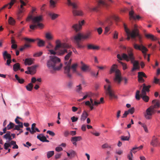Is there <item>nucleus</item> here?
<instances>
[{
  "instance_id": "obj_38",
  "label": "nucleus",
  "mask_w": 160,
  "mask_h": 160,
  "mask_svg": "<svg viewBox=\"0 0 160 160\" xmlns=\"http://www.w3.org/2000/svg\"><path fill=\"white\" fill-rule=\"evenodd\" d=\"M111 19L112 18L116 21H120V18L117 16L115 15H112L111 14Z\"/></svg>"
},
{
  "instance_id": "obj_62",
  "label": "nucleus",
  "mask_w": 160,
  "mask_h": 160,
  "mask_svg": "<svg viewBox=\"0 0 160 160\" xmlns=\"http://www.w3.org/2000/svg\"><path fill=\"white\" fill-rule=\"evenodd\" d=\"M160 80L159 79L157 78H154V82L155 83L158 84L160 85Z\"/></svg>"
},
{
  "instance_id": "obj_35",
  "label": "nucleus",
  "mask_w": 160,
  "mask_h": 160,
  "mask_svg": "<svg viewBox=\"0 0 160 160\" xmlns=\"http://www.w3.org/2000/svg\"><path fill=\"white\" fill-rule=\"evenodd\" d=\"M33 87V85L31 83H29L27 86H26L27 90L29 91H32Z\"/></svg>"
},
{
  "instance_id": "obj_9",
  "label": "nucleus",
  "mask_w": 160,
  "mask_h": 160,
  "mask_svg": "<svg viewBox=\"0 0 160 160\" xmlns=\"http://www.w3.org/2000/svg\"><path fill=\"white\" fill-rule=\"evenodd\" d=\"M155 111L150 106L148 108L146 111V113L144 114L145 118L147 119H150L151 116L152 114L154 113Z\"/></svg>"
},
{
  "instance_id": "obj_4",
  "label": "nucleus",
  "mask_w": 160,
  "mask_h": 160,
  "mask_svg": "<svg viewBox=\"0 0 160 160\" xmlns=\"http://www.w3.org/2000/svg\"><path fill=\"white\" fill-rule=\"evenodd\" d=\"M118 66L116 64H113L111 67V73H115L114 81L118 84L120 83L122 80V78L120 71L117 68Z\"/></svg>"
},
{
  "instance_id": "obj_14",
  "label": "nucleus",
  "mask_w": 160,
  "mask_h": 160,
  "mask_svg": "<svg viewBox=\"0 0 160 160\" xmlns=\"http://www.w3.org/2000/svg\"><path fill=\"white\" fill-rule=\"evenodd\" d=\"M84 22V20H82L81 22H79L78 24H76L73 25L72 27L76 32H77L81 29L82 26Z\"/></svg>"
},
{
  "instance_id": "obj_25",
  "label": "nucleus",
  "mask_w": 160,
  "mask_h": 160,
  "mask_svg": "<svg viewBox=\"0 0 160 160\" xmlns=\"http://www.w3.org/2000/svg\"><path fill=\"white\" fill-rule=\"evenodd\" d=\"M88 116V113L85 111H84L81 116L80 120L82 121H84Z\"/></svg>"
},
{
  "instance_id": "obj_32",
  "label": "nucleus",
  "mask_w": 160,
  "mask_h": 160,
  "mask_svg": "<svg viewBox=\"0 0 160 160\" xmlns=\"http://www.w3.org/2000/svg\"><path fill=\"white\" fill-rule=\"evenodd\" d=\"M49 15L50 17L52 20H54L57 18L59 15L58 14H55L52 12H49L48 14Z\"/></svg>"
},
{
  "instance_id": "obj_50",
  "label": "nucleus",
  "mask_w": 160,
  "mask_h": 160,
  "mask_svg": "<svg viewBox=\"0 0 160 160\" xmlns=\"http://www.w3.org/2000/svg\"><path fill=\"white\" fill-rule=\"evenodd\" d=\"M140 91L139 90H137L135 95V98L137 100H139L140 99Z\"/></svg>"
},
{
  "instance_id": "obj_64",
  "label": "nucleus",
  "mask_w": 160,
  "mask_h": 160,
  "mask_svg": "<svg viewBox=\"0 0 160 160\" xmlns=\"http://www.w3.org/2000/svg\"><path fill=\"white\" fill-rule=\"evenodd\" d=\"M110 27L109 26H107L105 28V30L104 34H106L109 31Z\"/></svg>"
},
{
  "instance_id": "obj_1",
  "label": "nucleus",
  "mask_w": 160,
  "mask_h": 160,
  "mask_svg": "<svg viewBox=\"0 0 160 160\" xmlns=\"http://www.w3.org/2000/svg\"><path fill=\"white\" fill-rule=\"evenodd\" d=\"M127 54L123 53L122 55L120 54L117 55V58L120 60L122 59L127 62L130 61L133 64V68L131 69V72H133L136 70H139L140 69L139 62L135 60V58L133 52V49L130 48H128L127 50Z\"/></svg>"
},
{
  "instance_id": "obj_28",
  "label": "nucleus",
  "mask_w": 160,
  "mask_h": 160,
  "mask_svg": "<svg viewBox=\"0 0 160 160\" xmlns=\"http://www.w3.org/2000/svg\"><path fill=\"white\" fill-rule=\"evenodd\" d=\"M107 85L104 86V88L106 94L109 96H110V85H108V88H107Z\"/></svg>"
},
{
  "instance_id": "obj_26",
  "label": "nucleus",
  "mask_w": 160,
  "mask_h": 160,
  "mask_svg": "<svg viewBox=\"0 0 160 160\" xmlns=\"http://www.w3.org/2000/svg\"><path fill=\"white\" fill-rule=\"evenodd\" d=\"M68 53L65 55L64 57L65 61H68L69 60L70 57L72 56V52L71 50H69L68 51Z\"/></svg>"
},
{
  "instance_id": "obj_48",
  "label": "nucleus",
  "mask_w": 160,
  "mask_h": 160,
  "mask_svg": "<svg viewBox=\"0 0 160 160\" xmlns=\"http://www.w3.org/2000/svg\"><path fill=\"white\" fill-rule=\"evenodd\" d=\"M82 90V88L81 86V85L79 84L77 86L76 88V91L78 93H80Z\"/></svg>"
},
{
  "instance_id": "obj_58",
  "label": "nucleus",
  "mask_w": 160,
  "mask_h": 160,
  "mask_svg": "<svg viewBox=\"0 0 160 160\" xmlns=\"http://www.w3.org/2000/svg\"><path fill=\"white\" fill-rule=\"evenodd\" d=\"M71 119L72 122H74L78 121V118L75 116H73L71 118Z\"/></svg>"
},
{
  "instance_id": "obj_41",
  "label": "nucleus",
  "mask_w": 160,
  "mask_h": 160,
  "mask_svg": "<svg viewBox=\"0 0 160 160\" xmlns=\"http://www.w3.org/2000/svg\"><path fill=\"white\" fill-rule=\"evenodd\" d=\"M15 21L12 17H10L8 20V23L10 24L13 25L15 23Z\"/></svg>"
},
{
  "instance_id": "obj_43",
  "label": "nucleus",
  "mask_w": 160,
  "mask_h": 160,
  "mask_svg": "<svg viewBox=\"0 0 160 160\" xmlns=\"http://www.w3.org/2000/svg\"><path fill=\"white\" fill-rule=\"evenodd\" d=\"M111 98H114V99H116L117 98V97L116 95L114 92L112 91L111 89Z\"/></svg>"
},
{
  "instance_id": "obj_40",
  "label": "nucleus",
  "mask_w": 160,
  "mask_h": 160,
  "mask_svg": "<svg viewBox=\"0 0 160 160\" xmlns=\"http://www.w3.org/2000/svg\"><path fill=\"white\" fill-rule=\"evenodd\" d=\"M71 155V157L73 158L76 155V152L75 151L72 149H70L69 150Z\"/></svg>"
},
{
  "instance_id": "obj_12",
  "label": "nucleus",
  "mask_w": 160,
  "mask_h": 160,
  "mask_svg": "<svg viewBox=\"0 0 160 160\" xmlns=\"http://www.w3.org/2000/svg\"><path fill=\"white\" fill-rule=\"evenodd\" d=\"M72 40L74 43L79 42L82 38V33L79 32L71 38Z\"/></svg>"
},
{
  "instance_id": "obj_49",
  "label": "nucleus",
  "mask_w": 160,
  "mask_h": 160,
  "mask_svg": "<svg viewBox=\"0 0 160 160\" xmlns=\"http://www.w3.org/2000/svg\"><path fill=\"white\" fill-rule=\"evenodd\" d=\"M138 77H146V76L144 72H139L138 73Z\"/></svg>"
},
{
  "instance_id": "obj_6",
  "label": "nucleus",
  "mask_w": 160,
  "mask_h": 160,
  "mask_svg": "<svg viewBox=\"0 0 160 160\" xmlns=\"http://www.w3.org/2000/svg\"><path fill=\"white\" fill-rule=\"evenodd\" d=\"M55 49H58L63 51L65 53H67L68 49L71 48V46L68 44L63 42L61 43L60 40L58 39L56 41Z\"/></svg>"
},
{
  "instance_id": "obj_60",
  "label": "nucleus",
  "mask_w": 160,
  "mask_h": 160,
  "mask_svg": "<svg viewBox=\"0 0 160 160\" xmlns=\"http://www.w3.org/2000/svg\"><path fill=\"white\" fill-rule=\"evenodd\" d=\"M47 133L49 134L50 135L52 136H53L55 135V133L53 132L50 130H48L47 131Z\"/></svg>"
},
{
  "instance_id": "obj_10",
  "label": "nucleus",
  "mask_w": 160,
  "mask_h": 160,
  "mask_svg": "<svg viewBox=\"0 0 160 160\" xmlns=\"http://www.w3.org/2000/svg\"><path fill=\"white\" fill-rule=\"evenodd\" d=\"M133 46L135 49L141 51L142 53L144 54H146V52L148 50V49L142 44L139 45L135 43L133 44Z\"/></svg>"
},
{
  "instance_id": "obj_37",
  "label": "nucleus",
  "mask_w": 160,
  "mask_h": 160,
  "mask_svg": "<svg viewBox=\"0 0 160 160\" xmlns=\"http://www.w3.org/2000/svg\"><path fill=\"white\" fill-rule=\"evenodd\" d=\"M14 130H20L21 129L20 128H22L23 127V123H21L20 124H18V125H16L15 126Z\"/></svg>"
},
{
  "instance_id": "obj_3",
  "label": "nucleus",
  "mask_w": 160,
  "mask_h": 160,
  "mask_svg": "<svg viewBox=\"0 0 160 160\" xmlns=\"http://www.w3.org/2000/svg\"><path fill=\"white\" fill-rule=\"evenodd\" d=\"M123 26L125 31L126 34H128L129 33L131 34V38L135 41L137 40L136 38L137 37L139 42L140 43H141L142 37L139 33L138 29L137 28V26L134 25V30L132 31H130L128 29L125 23L123 24Z\"/></svg>"
},
{
  "instance_id": "obj_20",
  "label": "nucleus",
  "mask_w": 160,
  "mask_h": 160,
  "mask_svg": "<svg viewBox=\"0 0 160 160\" xmlns=\"http://www.w3.org/2000/svg\"><path fill=\"white\" fill-rule=\"evenodd\" d=\"M152 102L154 105L150 107L154 110L155 108H158L160 107V103L158 101H157L156 100H152Z\"/></svg>"
},
{
  "instance_id": "obj_33",
  "label": "nucleus",
  "mask_w": 160,
  "mask_h": 160,
  "mask_svg": "<svg viewBox=\"0 0 160 160\" xmlns=\"http://www.w3.org/2000/svg\"><path fill=\"white\" fill-rule=\"evenodd\" d=\"M20 68V64L18 63H15L13 66V69L14 71H17Z\"/></svg>"
},
{
  "instance_id": "obj_56",
  "label": "nucleus",
  "mask_w": 160,
  "mask_h": 160,
  "mask_svg": "<svg viewBox=\"0 0 160 160\" xmlns=\"http://www.w3.org/2000/svg\"><path fill=\"white\" fill-rule=\"evenodd\" d=\"M42 54V52H40L34 53L33 54V56L34 57H38L41 56Z\"/></svg>"
},
{
  "instance_id": "obj_15",
  "label": "nucleus",
  "mask_w": 160,
  "mask_h": 160,
  "mask_svg": "<svg viewBox=\"0 0 160 160\" xmlns=\"http://www.w3.org/2000/svg\"><path fill=\"white\" fill-rule=\"evenodd\" d=\"M37 138L41 141L43 142H49L48 140L47 139L46 137L43 134H40L38 135L37 136Z\"/></svg>"
},
{
  "instance_id": "obj_63",
  "label": "nucleus",
  "mask_w": 160,
  "mask_h": 160,
  "mask_svg": "<svg viewBox=\"0 0 160 160\" xmlns=\"http://www.w3.org/2000/svg\"><path fill=\"white\" fill-rule=\"evenodd\" d=\"M63 150L62 148L60 147H57L55 148V150L57 152H60Z\"/></svg>"
},
{
  "instance_id": "obj_22",
  "label": "nucleus",
  "mask_w": 160,
  "mask_h": 160,
  "mask_svg": "<svg viewBox=\"0 0 160 160\" xmlns=\"http://www.w3.org/2000/svg\"><path fill=\"white\" fill-rule=\"evenodd\" d=\"M145 36L148 39H150L153 41H156L158 39L157 37L154 36L153 35L149 33L145 34Z\"/></svg>"
},
{
  "instance_id": "obj_42",
  "label": "nucleus",
  "mask_w": 160,
  "mask_h": 160,
  "mask_svg": "<svg viewBox=\"0 0 160 160\" xmlns=\"http://www.w3.org/2000/svg\"><path fill=\"white\" fill-rule=\"evenodd\" d=\"M14 126L15 125L12 122H10L9 124L7 126V130H10L12 128L14 127Z\"/></svg>"
},
{
  "instance_id": "obj_5",
  "label": "nucleus",
  "mask_w": 160,
  "mask_h": 160,
  "mask_svg": "<svg viewBox=\"0 0 160 160\" xmlns=\"http://www.w3.org/2000/svg\"><path fill=\"white\" fill-rule=\"evenodd\" d=\"M42 20V17L41 15L33 17L32 15L28 16L26 19V21L29 22L32 21L33 24H36L38 25V27L40 28H43V25L42 23L40 22Z\"/></svg>"
},
{
  "instance_id": "obj_52",
  "label": "nucleus",
  "mask_w": 160,
  "mask_h": 160,
  "mask_svg": "<svg viewBox=\"0 0 160 160\" xmlns=\"http://www.w3.org/2000/svg\"><path fill=\"white\" fill-rule=\"evenodd\" d=\"M72 59H70L69 61H65L64 64L65 66L70 67V65L71 63Z\"/></svg>"
},
{
  "instance_id": "obj_21",
  "label": "nucleus",
  "mask_w": 160,
  "mask_h": 160,
  "mask_svg": "<svg viewBox=\"0 0 160 160\" xmlns=\"http://www.w3.org/2000/svg\"><path fill=\"white\" fill-rule=\"evenodd\" d=\"M110 0H100L98 3L102 5L104 7L108 8L109 7V4L108 3V1Z\"/></svg>"
},
{
  "instance_id": "obj_36",
  "label": "nucleus",
  "mask_w": 160,
  "mask_h": 160,
  "mask_svg": "<svg viewBox=\"0 0 160 160\" xmlns=\"http://www.w3.org/2000/svg\"><path fill=\"white\" fill-rule=\"evenodd\" d=\"M16 0H11L10 2L8 5H5L6 7H7L8 9L11 8L12 6L16 2Z\"/></svg>"
},
{
  "instance_id": "obj_16",
  "label": "nucleus",
  "mask_w": 160,
  "mask_h": 160,
  "mask_svg": "<svg viewBox=\"0 0 160 160\" xmlns=\"http://www.w3.org/2000/svg\"><path fill=\"white\" fill-rule=\"evenodd\" d=\"M82 139V138L81 136L73 137L71 139V141L74 145L76 146L77 145L76 142L80 141Z\"/></svg>"
},
{
  "instance_id": "obj_2",
  "label": "nucleus",
  "mask_w": 160,
  "mask_h": 160,
  "mask_svg": "<svg viewBox=\"0 0 160 160\" xmlns=\"http://www.w3.org/2000/svg\"><path fill=\"white\" fill-rule=\"evenodd\" d=\"M60 58L55 56H50L49 59L47 62V66L48 69L52 72V71L60 70L62 66V63H60Z\"/></svg>"
},
{
  "instance_id": "obj_53",
  "label": "nucleus",
  "mask_w": 160,
  "mask_h": 160,
  "mask_svg": "<svg viewBox=\"0 0 160 160\" xmlns=\"http://www.w3.org/2000/svg\"><path fill=\"white\" fill-rule=\"evenodd\" d=\"M10 135V132L9 131L7 132L3 136V138L7 140L8 138Z\"/></svg>"
},
{
  "instance_id": "obj_18",
  "label": "nucleus",
  "mask_w": 160,
  "mask_h": 160,
  "mask_svg": "<svg viewBox=\"0 0 160 160\" xmlns=\"http://www.w3.org/2000/svg\"><path fill=\"white\" fill-rule=\"evenodd\" d=\"M70 67L66 66L64 67V73L68 78H71V75L70 73Z\"/></svg>"
},
{
  "instance_id": "obj_55",
  "label": "nucleus",
  "mask_w": 160,
  "mask_h": 160,
  "mask_svg": "<svg viewBox=\"0 0 160 160\" xmlns=\"http://www.w3.org/2000/svg\"><path fill=\"white\" fill-rule=\"evenodd\" d=\"M56 2L52 0H50V6L52 8H54L55 7V4Z\"/></svg>"
},
{
  "instance_id": "obj_54",
  "label": "nucleus",
  "mask_w": 160,
  "mask_h": 160,
  "mask_svg": "<svg viewBox=\"0 0 160 160\" xmlns=\"http://www.w3.org/2000/svg\"><path fill=\"white\" fill-rule=\"evenodd\" d=\"M128 113H130L131 114H132L134 112V107H132L131 108L129 109L128 111Z\"/></svg>"
},
{
  "instance_id": "obj_45",
  "label": "nucleus",
  "mask_w": 160,
  "mask_h": 160,
  "mask_svg": "<svg viewBox=\"0 0 160 160\" xmlns=\"http://www.w3.org/2000/svg\"><path fill=\"white\" fill-rule=\"evenodd\" d=\"M75 43L76 44L77 47L79 48H82L84 47V46H83L82 45V43L80 42L79 41V42H75Z\"/></svg>"
},
{
  "instance_id": "obj_46",
  "label": "nucleus",
  "mask_w": 160,
  "mask_h": 160,
  "mask_svg": "<svg viewBox=\"0 0 160 160\" xmlns=\"http://www.w3.org/2000/svg\"><path fill=\"white\" fill-rule=\"evenodd\" d=\"M24 39L26 41L29 42H33L36 40H35V39H31V38H26V37L24 38Z\"/></svg>"
},
{
  "instance_id": "obj_61",
  "label": "nucleus",
  "mask_w": 160,
  "mask_h": 160,
  "mask_svg": "<svg viewBox=\"0 0 160 160\" xmlns=\"http://www.w3.org/2000/svg\"><path fill=\"white\" fill-rule=\"evenodd\" d=\"M26 129L28 131H29L31 134H33L34 133L36 132L35 131H33L32 129H31L29 127L26 128Z\"/></svg>"
},
{
  "instance_id": "obj_23",
  "label": "nucleus",
  "mask_w": 160,
  "mask_h": 160,
  "mask_svg": "<svg viewBox=\"0 0 160 160\" xmlns=\"http://www.w3.org/2000/svg\"><path fill=\"white\" fill-rule=\"evenodd\" d=\"M2 56L5 60H6L7 59H11V55L8 53L7 51H5L2 53Z\"/></svg>"
},
{
  "instance_id": "obj_51",
  "label": "nucleus",
  "mask_w": 160,
  "mask_h": 160,
  "mask_svg": "<svg viewBox=\"0 0 160 160\" xmlns=\"http://www.w3.org/2000/svg\"><path fill=\"white\" fill-rule=\"evenodd\" d=\"M119 63L122 65L123 67V69L124 70H125L127 68V65L126 64L121 61H119Z\"/></svg>"
},
{
  "instance_id": "obj_17",
  "label": "nucleus",
  "mask_w": 160,
  "mask_h": 160,
  "mask_svg": "<svg viewBox=\"0 0 160 160\" xmlns=\"http://www.w3.org/2000/svg\"><path fill=\"white\" fill-rule=\"evenodd\" d=\"M129 15L130 18L133 19H139L141 18L139 16L135 15L134 11L133 10L129 11Z\"/></svg>"
},
{
  "instance_id": "obj_31",
  "label": "nucleus",
  "mask_w": 160,
  "mask_h": 160,
  "mask_svg": "<svg viewBox=\"0 0 160 160\" xmlns=\"http://www.w3.org/2000/svg\"><path fill=\"white\" fill-rule=\"evenodd\" d=\"M36 40H39L38 42V45L39 47H42L44 46L45 43V42L44 41L42 40H40L38 38H37Z\"/></svg>"
},
{
  "instance_id": "obj_24",
  "label": "nucleus",
  "mask_w": 160,
  "mask_h": 160,
  "mask_svg": "<svg viewBox=\"0 0 160 160\" xmlns=\"http://www.w3.org/2000/svg\"><path fill=\"white\" fill-rule=\"evenodd\" d=\"M158 143V141L157 138L155 136L153 137L152 139L151 142V145L153 147H156L157 146V144Z\"/></svg>"
},
{
  "instance_id": "obj_7",
  "label": "nucleus",
  "mask_w": 160,
  "mask_h": 160,
  "mask_svg": "<svg viewBox=\"0 0 160 160\" xmlns=\"http://www.w3.org/2000/svg\"><path fill=\"white\" fill-rule=\"evenodd\" d=\"M67 4L68 5L72 7L73 9L72 12L74 15L82 16L83 15V13L82 11L76 9L77 8V5L76 3L72 2L70 0H67Z\"/></svg>"
},
{
  "instance_id": "obj_47",
  "label": "nucleus",
  "mask_w": 160,
  "mask_h": 160,
  "mask_svg": "<svg viewBox=\"0 0 160 160\" xmlns=\"http://www.w3.org/2000/svg\"><path fill=\"white\" fill-rule=\"evenodd\" d=\"M81 69L84 71H85L88 69V67L85 64H83L81 67Z\"/></svg>"
},
{
  "instance_id": "obj_59",
  "label": "nucleus",
  "mask_w": 160,
  "mask_h": 160,
  "mask_svg": "<svg viewBox=\"0 0 160 160\" xmlns=\"http://www.w3.org/2000/svg\"><path fill=\"white\" fill-rule=\"evenodd\" d=\"M37 27H38V25L35 24H33L30 26V28L32 30L34 29L35 28Z\"/></svg>"
},
{
  "instance_id": "obj_30",
  "label": "nucleus",
  "mask_w": 160,
  "mask_h": 160,
  "mask_svg": "<svg viewBox=\"0 0 160 160\" xmlns=\"http://www.w3.org/2000/svg\"><path fill=\"white\" fill-rule=\"evenodd\" d=\"M91 35V33L90 32H88L85 34H83L82 33V39H86L89 38H90Z\"/></svg>"
},
{
  "instance_id": "obj_29",
  "label": "nucleus",
  "mask_w": 160,
  "mask_h": 160,
  "mask_svg": "<svg viewBox=\"0 0 160 160\" xmlns=\"http://www.w3.org/2000/svg\"><path fill=\"white\" fill-rule=\"evenodd\" d=\"M33 60L31 58H26L25 60L24 63L26 65H30L33 63Z\"/></svg>"
},
{
  "instance_id": "obj_13",
  "label": "nucleus",
  "mask_w": 160,
  "mask_h": 160,
  "mask_svg": "<svg viewBox=\"0 0 160 160\" xmlns=\"http://www.w3.org/2000/svg\"><path fill=\"white\" fill-rule=\"evenodd\" d=\"M19 1L20 3V8L19 9V14H20L25 11V8L24 6H25L26 5L28 1L27 0H25V2L23 0H20Z\"/></svg>"
},
{
  "instance_id": "obj_34",
  "label": "nucleus",
  "mask_w": 160,
  "mask_h": 160,
  "mask_svg": "<svg viewBox=\"0 0 160 160\" xmlns=\"http://www.w3.org/2000/svg\"><path fill=\"white\" fill-rule=\"evenodd\" d=\"M128 133L129 136H122L121 137V139L122 141H128L130 138V133L129 132H128Z\"/></svg>"
},
{
  "instance_id": "obj_57",
  "label": "nucleus",
  "mask_w": 160,
  "mask_h": 160,
  "mask_svg": "<svg viewBox=\"0 0 160 160\" xmlns=\"http://www.w3.org/2000/svg\"><path fill=\"white\" fill-rule=\"evenodd\" d=\"M46 38L48 40L52 39V37L49 33H46Z\"/></svg>"
},
{
  "instance_id": "obj_19",
  "label": "nucleus",
  "mask_w": 160,
  "mask_h": 160,
  "mask_svg": "<svg viewBox=\"0 0 160 160\" xmlns=\"http://www.w3.org/2000/svg\"><path fill=\"white\" fill-rule=\"evenodd\" d=\"M38 67V65H35L28 68V69H29L30 71L31 74H33L36 73V68Z\"/></svg>"
},
{
  "instance_id": "obj_44",
  "label": "nucleus",
  "mask_w": 160,
  "mask_h": 160,
  "mask_svg": "<svg viewBox=\"0 0 160 160\" xmlns=\"http://www.w3.org/2000/svg\"><path fill=\"white\" fill-rule=\"evenodd\" d=\"M77 66V64L75 63L72 65L71 68L70 67V68H71L72 69L73 72H76V68Z\"/></svg>"
},
{
  "instance_id": "obj_39",
  "label": "nucleus",
  "mask_w": 160,
  "mask_h": 160,
  "mask_svg": "<svg viewBox=\"0 0 160 160\" xmlns=\"http://www.w3.org/2000/svg\"><path fill=\"white\" fill-rule=\"evenodd\" d=\"M54 154V151H50L47 152V157L48 158H50Z\"/></svg>"
},
{
  "instance_id": "obj_8",
  "label": "nucleus",
  "mask_w": 160,
  "mask_h": 160,
  "mask_svg": "<svg viewBox=\"0 0 160 160\" xmlns=\"http://www.w3.org/2000/svg\"><path fill=\"white\" fill-rule=\"evenodd\" d=\"M143 88L142 90L141 94V95L142 99L145 102H148L149 100V97L146 95V92L149 91V88L150 87V86H146L145 84H143Z\"/></svg>"
},
{
  "instance_id": "obj_11",
  "label": "nucleus",
  "mask_w": 160,
  "mask_h": 160,
  "mask_svg": "<svg viewBox=\"0 0 160 160\" xmlns=\"http://www.w3.org/2000/svg\"><path fill=\"white\" fill-rule=\"evenodd\" d=\"M49 51L51 54L57 55L58 56H63L66 53L63 52V51L61 50L58 49H55V47L54 50H49Z\"/></svg>"
},
{
  "instance_id": "obj_27",
  "label": "nucleus",
  "mask_w": 160,
  "mask_h": 160,
  "mask_svg": "<svg viewBox=\"0 0 160 160\" xmlns=\"http://www.w3.org/2000/svg\"><path fill=\"white\" fill-rule=\"evenodd\" d=\"M88 48L89 49L98 50L99 49V47L98 46L90 44L88 45Z\"/></svg>"
}]
</instances>
